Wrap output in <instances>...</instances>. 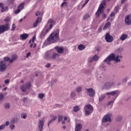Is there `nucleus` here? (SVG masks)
<instances>
[{
  "instance_id": "37",
  "label": "nucleus",
  "mask_w": 131,
  "mask_h": 131,
  "mask_svg": "<svg viewBox=\"0 0 131 131\" xmlns=\"http://www.w3.org/2000/svg\"><path fill=\"white\" fill-rule=\"evenodd\" d=\"M63 117L62 115H60L58 116V123L61 122V121H62L63 120Z\"/></svg>"
},
{
  "instance_id": "41",
  "label": "nucleus",
  "mask_w": 131,
  "mask_h": 131,
  "mask_svg": "<svg viewBox=\"0 0 131 131\" xmlns=\"http://www.w3.org/2000/svg\"><path fill=\"white\" fill-rule=\"evenodd\" d=\"M93 61H94L93 57H90L89 58V59H88L89 63H93Z\"/></svg>"
},
{
  "instance_id": "56",
  "label": "nucleus",
  "mask_w": 131,
  "mask_h": 131,
  "mask_svg": "<svg viewBox=\"0 0 131 131\" xmlns=\"http://www.w3.org/2000/svg\"><path fill=\"white\" fill-rule=\"evenodd\" d=\"M10 128L12 130H13V129H14V128H15V125L13 124L11 125Z\"/></svg>"
},
{
  "instance_id": "24",
  "label": "nucleus",
  "mask_w": 131,
  "mask_h": 131,
  "mask_svg": "<svg viewBox=\"0 0 131 131\" xmlns=\"http://www.w3.org/2000/svg\"><path fill=\"white\" fill-rule=\"evenodd\" d=\"M128 35L126 34H123L121 37H120V39H121V40H125V39H126V38H127Z\"/></svg>"
},
{
  "instance_id": "18",
  "label": "nucleus",
  "mask_w": 131,
  "mask_h": 131,
  "mask_svg": "<svg viewBox=\"0 0 131 131\" xmlns=\"http://www.w3.org/2000/svg\"><path fill=\"white\" fill-rule=\"evenodd\" d=\"M82 129V124L81 123H77L75 125V131H81Z\"/></svg>"
},
{
  "instance_id": "26",
  "label": "nucleus",
  "mask_w": 131,
  "mask_h": 131,
  "mask_svg": "<svg viewBox=\"0 0 131 131\" xmlns=\"http://www.w3.org/2000/svg\"><path fill=\"white\" fill-rule=\"evenodd\" d=\"M56 119H57V116H54L53 118L49 121L48 126H50V124H51V123H52L53 121H55V120H56Z\"/></svg>"
},
{
  "instance_id": "57",
  "label": "nucleus",
  "mask_w": 131,
  "mask_h": 131,
  "mask_svg": "<svg viewBox=\"0 0 131 131\" xmlns=\"http://www.w3.org/2000/svg\"><path fill=\"white\" fill-rule=\"evenodd\" d=\"M115 13L112 12L110 14V17H115Z\"/></svg>"
},
{
  "instance_id": "54",
  "label": "nucleus",
  "mask_w": 131,
  "mask_h": 131,
  "mask_svg": "<svg viewBox=\"0 0 131 131\" xmlns=\"http://www.w3.org/2000/svg\"><path fill=\"white\" fill-rule=\"evenodd\" d=\"M106 18H107V14H102V19H106Z\"/></svg>"
},
{
  "instance_id": "63",
  "label": "nucleus",
  "mask_w": 131,
  "mask_h": 131,
  "mask_svg": "<svg viewBox=\"0 0 131 131\" xmlns=\"http://www.w3.org/2000/svg\"><path fill=\"white\" fill-rule=\"evenodd\" d=\"M23 102H27V97H24L23 98Z\"/></svg>"
},
{
  "instance_id": "52",
  "label": "nucleus",
  "mask_w": 131,
  "mask_h": 131,
  "mask_svg": "<svg viewBox=\"0 0 131 131\" xmlns=\"http://www.w3.org/2000/svg\"><path fill=\"white\" fill-rule=\"evenodd\" d=\"M9 82H10V79H9L5 80L4 81V83L5 84H8V83H9Z\"/></svg>"
},
{
  "instance_id": "53",
  "label": "nucleus",
  "mask_w": 131,
  "mask_h": 131,
  "mask_svg": "<svg viewBox=\"0 0 131 131\" xmlns=\"http://www.w3.org/2000/svg\"><path fill=\"white\" fill-rule=\"evenodd\" d=\"M109 20L111 21V22H112V21H113V18H112V17L110 16L108 18L107 21H109Z\"/></svg>"
},
{
  "instance_id": "64",
  "label": "nucleus",
  "mask_w": 131,
  "mask_h": 131,
  "mask_svg": "<svg viewBox=\"0 0 131 131\" xmlns=\"http://www.w3.org/2000/svg\"><path fill=\"white\" fill-rule=\"evenodd\" d=\"M126 2V0H121V4H123Z\"/></svg>"
},
{
  "instance_id": "40",
  "label": "nucleus",
  "mask_w": 131,
  "mask_h": 131,
  "mask_svg": "<svg viewBox=\"0 0 131 131\" xmlns=\"http://www.w3.org/2000/svg\"><path fill=\"white\" fill-rule=\"evenodd\" d=\"M76 96V94H75V92H72L71 93L70 96L71 97V98H75Z\"/></svg>"
},
{
  "instance_id": "4",
  "label": "nucleus",
  "mask_w": 131,
  "mask_h": 131,
  "mask_svg": "<svg viewBox=\"0 0 131 131\" xmlns=\"http://www.w3.org/2000/svg\"><path fill=\"white\" fill-rule=\"evenodd\" d=\"M119 94H120V92H119V90H116V91H112L111 92H108L106 93L107 96H113L114 97L113 98V100L109 101L107 103V106L111 105V104L113 105V103H114L117 97L119 96Z\"/></svg>"
},
{
  "instance_id": "47",
  "label": "nucleus",
  "mask_w": 131,
  "mask_h": 131,
  "mask_svg": "<svg viewBox=\"0 0 131 131\" xmlns=\"http://www.w3.org/2000/svg\"><path fill=\"white\" fill-rule=\"evenodd\" d=\"M5 127H6V124H5L0 125V130L4 129Z\"/></svg>"
},
{
  "instance_id": "21",
  "label": "nucleus",
  "mask_w": 131,
  "mask_h": 131,
  "mask_svg": "<svg viewBox=\"0 0 131 131\" xmlns=\"http://www.w3.org/2000/svg\"><path fill=\"white\" fill-rule=\"evenodd\" d=\"M58 57H60V54L56 52H54L51 55V60H55L56 58H58Z\"/></svg>"
},
{
  "instance_id": "12",
  "label": "nucleus",
  "mask_w": 131,
  "mask_h": 131,
  "mask_svg": "<svg viewBox=\"0 0 131 131\" xmlns=\"http://www.w3.org/2000/svg\"><path fill=\"white\" fill-rule=\"evenodd\" d=\"M115 85V82H106L104 84V88L106 90H109V89H111L112 86H114Z\"/></svg>"
},
{
  "instance_id": "28",
  "label": "nucleus",
  "mask_w": 131,
  "mask_h": 131,
  "mask_svg": "<svg viewBox=\"0 0 131 131\" xmlns=\"http://www.w3.org/2000/svg\"><path fill=\"white\" fill-rule=\"evenodd\" d=\"M110 26H111V23H110V22L106 23L103 27V30H105L106 28L110 27Z\"/></svg>"
},
{
  "instance_id": "23",
  "label": "nucleus",
  "mask_w": 131,
  "mask_h": 131,
  "mask_svg": "<svg viewBox=\"0 0 131 131\" xmlns=\"http://www.w3.org/2000/svg\"><path fill=\"white\" fill-rule=\"evenodd\" d=\"M45 58L47 60H52V55H51V54L49 52H46Z\"/></svg>"
},
{
  "instance_id": "9",
  "label": "nucleus",
  "mask_w": 131,
  "mask_h": 131,
  "mask_svg": "<svg viewBox=\"0 0 131 131\" xmlns=\"http://www.w3.org/2000/svg\"><path fill=\"white\" fill-rule=\"evenodd\" d=\"M30 86H31V83L28 82L26 84L20 86V89L24 93H26V92H27V90H29Z\"/></svg>"
},
{
  "instance_id": "25",
  "label": "nucleus",
  "mask_w": 131,
  "mask_h": 131,
  "mask_svg": "<svg viewBox=\"0 0 131 131\" xmlns=\"http://www.w3.org/2000/svg\"><path fill=\"white\" fill-rule=\"evenodd\" d=\"M78 49L79 50V51H83V50H84V49H85V46L81 44L78 45Z\"/></svg>"
},
{
  "instance_id": "31",
  "label": "nucleus",
  "mask_w": 131,
  "mask_h": 131,
  "mask_svg": "<svg viewBox=\"0 0 131 131\" xmlns=\"http://www.w3.org/2000/svg\"><path fill=\"white\" fill-rule=\"evenodd\" d=\"M73 111L74 112H77L78 111H79V106H75L73 107Z\"/></svg>"
},
{
  "instance_id": "5",
  "label": "nucleus",
  "mask_w": 131,
  "mask_h": 131,
  "mask_svg": "<svg viewBox=\"0 0 131 131\" xmlns=\"http://www.w3.org/2000/svg\"><path fill=\"white\" fill-rule=\"evenodd\" d=\"M106 6V1L104 0L102 1L101 4L100 5L98 10L96 12V18H99L101 14H102V12L104 11V8Z\"/></svg>"
},
{
  "instance_id": "32",
  "label": "nucleus",
  "mask_w": 131,
  "mask_h": 131,
  "mask_svg": "<svg viewBox=\"0 0 131 131\" xmlns=\"http://www.w3.org/2000/svg\"><path fill=\"white\" fill-rule=\"evenodd\" d=\"M90 17H91V15L89 14H85L84 16H83V19L84 20H88V19H89V18H90Z\"/></svg>"
},
{
  "instance_id": "6",
  "label": "nucleus",
  "mask_w": 131,
  "mask_h": 131,
  "mask_svg": "<svg viewBox=\"0 0 131 131\" xmlns=\"http://www.w3.org/2000/svg\"><path fill=\"white\" fill-rule=\"evenodd\" d=\"M84 110L85 115L89 116L90 114L93 113V111H94V107H93L91 104H88L85 105Z\"/></svg>"
},
{
  "instance_id": "3",
  "label": "nucleus",
  "mask_w": 131,
  "mask_h": 131,
  "mask_svg": "<svg viewBox=\"0 0 131 131\" xmlns=\"http://www.w3.org/2000/svg\"><path fill=\"white\" fill-rule=\"evenodd\" d=\"M122 58V56L120 55H117L115 56V54H111L105 59H104V62L107 63V65H111V61H116V63L120 62V59Z\"/></svg>"
},
{
  "instance_id": "44",
  "label": "nucleus",
  "mask_w": 131,
  "mask_h": 131,
  "mask_svg": "<svg viewBox=\"0 0 131 131\" xmlns=\"http://www.w3.org/2000/svg\"><path fill=\"white\" fill-rule=\"evenodd\" d=\"M127 7V4H125L124 6L123 7V9L124 12H127V8H126Z\"/></svg>"
},
{
  "instance_id": "49",
  "label": "nucleus",
  "mask_w": 131,
  "mask_h": 131,
  "mask_svg": "<svg viewBox=\"0 0 131 131\" xmlns=\"http://www.w3.org/2000/svg\"><path fill=\"white\" fill-rule=\"evenodd\" d=\"M5 98V96L3 93H0V100H3Z\"/></svg>"
},
{
  "instance_id": "60",
  "label": "nucleus",
  "mask_w": 131,
  "mask_h": 131,
  "mask_svg": "<svg viewBox=\"0 0 131 131\" xmlns=\"http://www.w3.org/2000/svg\"><path fill=\"white\" fill-rule=\"evenodd\" d=\"M63 52H64V53H65V54H68V49H64Z\"/></svg>"
},
{
  "instance_id": "10",
  "label": "nucleus",
  "mask_w": 131,
  "mask_h": 131,
  "mask_svg": "<svg viewBox=\"0 0 131 131\" xmlns=\"http://www.w3.org/2000/svg\"><path fill=\"white\" fill-rule=\"evenodd\" d=\"M85 90L90 97H94L96 95V92L93 88H86Z\"/></svg>"
},
{
  "instance_id": "1",
  "label": "nucleus",
  "mask_w": 131,
  "mask_h": 131,
  "mask_svg": "<svg viewBox=\"0 0 131 131\" xmlns=\"http://www.w3.org/2000/svg\"><path fill=\"white\" fill-rule=\"evenodd\" d=\"M59 33H60V30L59 29H57L55 31L53 32L45 41L44 46H49V45H51V43L57 42V41L60 39Z\"/></svg>"
},
{
  "instance_id": "35",
  "label": "nucleus",
  "mask_w": 131,
  "mask_h": 131,
  "mask_svg": "<svg viewBox=\"0 0 131 131\" xmlns=\"http://www.w3.org/2000/svg\"><path fill=\"white\" fill-rule=\"evenodd\" d=\"M104 99H105V95H101V97L99 98V102H102V101H103Z\"/></svg>"
},
{
  "instance_id": "45",
  "label": "nucleus",
  "mask_w": 131,
  "mask_h": 131,
  "mask_svg": "<svg viewBox=\"0 0 131 131\" xmlns=\"http://www.w3.org/2000/svg\"><path fill=\"white\" fill-rule=\"evenodd\" d=\"M4 60L5 62H9V61H10V57H4Z\"/></svg>"
},
{
  "instance_id": "39",
  "label": "nucleus",
  "mask_w": 131,
  "mask_h": 131,
  "mask_svg": "<svg viewBox=\"0 0 131 131\" xmlns=\"http://www.w3.org/2000/svg\"><path fill=\"white\" fill-rule=\"evenodd\" d=\"M4 106H5V109H9V108H10V103H5Z\"/></svg>"
},
{
  "instance_id": "51",
  "label": "nucleus",
  "mask_w": 131,
  "mask_h": 131,
  "mask_svg": "<svg viewBox=\"0 0 131 131\" xmlns=\"http://www.w3.org/2000/svg\"><path fill=\"white\" fill-rule=\"evenodd\" d=\"M15 29H16V26H15V24H13L12 26L11 30H12V31H14V30H15Z\"/></svg>"
},
{
  "instance_id": "22",
  "label": "nucleus",
  "mask_w": 131,
  "mask_h": 131,
  "mask_svg": "<svg viewBox=\"0 0 131 131\" xmlns=\"http://www.w3.org/2000/svg\"><path fill=\"white\" fill-rule=\"evenodd\" d=\"M18 59V56L16 54H14L11 56V59L9 60L10 63H13L14 61H16Z\"/></svg>"
},
{
  "instance_id": "29",
  "label": "nucleus",
  "mask_w": 131,
  "mask_h": 131,
  "mask_svg": "<svg viewBox=\"0 0 131 131\" xmlns=\"http://www.w3.org/2000/svg\"><path fill=\"white\" fill-rule=\"evenodd\" d=\"M97 78L98 80H101L102 78H104V75H103V74H97Z\"/></svg>"
},
{
  "instance_id": "36",
  "label": "nucleus",
  "mask_w": 131,
  "mask_h": 131,
  "mask_svg": "<svg viewBox=\"0 0 131 131\" xmlns=\"http://www.w3.org/2000/svg\"><path fill=\"white\" fill-rule=\"evenodd\" d=\"M93 60L94 61H98L99 60V56L97 55H94L93 57Z\"/></svg>"
},
{
  "instance_id": "59",
  "label": "nucleus",
  "mask_w": 131,
  "mask_h": 131,
  "mask_svg": "<svg viewBox=\"0 0 131 131\" xmlns=\"http://www.w3.org/2000/svg\"><path fill=\"white\" fill-rule=\"evenodd\" d=\"M45 67H46V68H50V67H51V63H47Z\"/></svg>"
},
{
  "instance_id": "34",
  "label": "nucleus",
  "mask_w": 131,
  "mask_h": 131,
  "mask_svg": "<svg viewBox=\"0 0 131 131\" xmlns=\"http://www.w3.org/2000/svg\"><path fill=\"white\" fill-rule=\"evenodd\" d=\"M115 14H117L119 11V7L118 6H116L114 8Z\"/></svg>"
},
{
  "instance_id": "7",
  "label": "nucleus",
  "mask_w": 131,
  "mask_h": 131,
  "mask_svg": "<svg viewBox=\"0 0 131 131\" xmlns=\"http://www.w3.org/2000/svg\"><path fill=\"white\" fill-rule=\"evenodd\" d=\"M112 116V114L111 113H108L107 114L105 115L102 118V123L106 122H111V121H112V119H111Z\"/></svg>"
},
{
  "instance_id": "46",
  "label": "nucleus",
  "mask_w": 131,
  "mask_h": 131,
  "mask_svg": "<svg viewBox=\"0 0 131 131\" xmlns=\"http://www.w3.org/2000/svg\"><path fill=\"white\" fill-rule=\"evenodd\" d=\"M4 21H5V22H6V23L10 22V21H11V19L9 17H7L4 19Z\"/></svg>"
},
{
  "instance_id": "33",
  "label": "nucleus",
  "mask_w": 131,
  "mask_h": 131,
  "mask_svg": "<svg viewBox=\"0 0 131 131\" xmlns=\"http://www.w3.org/2000/svg\"><path fill=\"white\" fill-rule=\"evenodd\" d=\"M42 15H43V13L40 12L39 11H37L35 13V16L37 17H38V16H42Z\"/></svg>"
},
{
  "instance_id": "14",
  "label": "nucleus",
  "mask_w": 131,
  "mask_h": 131,
  "mask_svg": "<svg viewBox=\"0 0 131 131\" xmlns=\"http://www.w3.org/2000/svg\"><path fill=\"white\" fill-rule=\"evenodd\" d=\"M55 50H56V52H57V54L60 55V54H63L64 53V48L60 47L59 46H56L54 48Z\"/></svg>"
},
{
  "instance_id": "38",
  "label": "nucleus",
  "mask_w": 131,
  "mask_h": 131,
  "mask_svg": "<svg viewBox=\"0 0 131 131\" xmlns=\"http://www.w3.org/2000/svg\"><path fill=\"white\" fill-rule=\"evenodd\" d=\"M82 88L81 86H78L76 89V92L77 93H80V92H81L82 91Z\"/></svg>"
},
{
  "instance_id": "42",
  "label": "nucleus",
  "mask_w": 131,
  "mask_h": 131,
  "mask_svg": "<svg viewBox=\"0 0 131 131\" xmlns=\"http://www.w3.org/2000/svg\"><path fill=\"white\" fill-rule=\"evenodd\" d=\"M44 97H45V95L42 93H40L38 94V98L39 99H43Z\"/></svg>"
},
{
  "instance_id": "43",
  "label": "nucleus",
  "mask_w": 131,
  "mask_h": 131,
  "mask_svg": "<svg viewBox=\"0 0 131 131\" xmlns=\"http://www.w3.org/2000/svg\"><path fill=\"white\" fill-rule=\"evenodd\" d=\"M128 79V78H127V77H125V78H124L122 80V83H125V82H126V81H127Z\"/></svg>"
},
{
  "instance_id": "8",
  "label": "nucleus",
  "mask_w": 131,
  "mask_h": 131,
  "mask_svg": "<svg viewBox=\"0 0 131 131\" xmlns=\"http://www.w3.org/2000/svg\"><path fill=\"white\" fill-rule=\"evenodd\" d=\"M8 30H10V25L9 24L7 23L0 26V34L4 33L5 31H8Z\"/></svg>"
},
{
  "instance_id": "55",
  "label": "nucleus",
  "mask_w": 131,
  "mask_h": 131,
  "mask_svg": "<svg viewBox=\"0 0 131 131\" xmlns=\"http://www.w3.org/2000/svg\"><path fill=\"white\" fill-rule=\"evenodd\" d=\"M101 50V47H97V48H96V50L98 53H99V52H100Z\"/></svg>"
},
{
  "instance_id": "15",
  "label": "nucleus",
  "mask_w": 131,
  "mask_h": 131,
  "mask_svg": "<svg viewBox=\"0 0 131 131\" xmlns=\"http://www.w3.org/2000/svg\"><path fill=\"white\" fill-rule=\"evenodd\" d=\"M125 24L126 25H131V16L127 15L125 18Z\"/></svg>"
},
{
  "instance_id": "17",
  "label": "nucleus",
  "mask_w": 131,
  "mask_h": 131,
  "mask_svg": "<svg viewBox=\"0 0 131 131\" xmlns=\"http://www.w3.org/2000/svg\"><path fill=\"white\" fill-rule=\"evenodd\" d=\"M0 8H1V13H4V12L8 11L9 9V7H8V6L4 7V4L2 3H0Z\"/></svg>"
},
{
  "instance_id": "11",
  "label": "nucleus",
  "mask_w": 131,
  "mask_h": 131,
  "mask_svg": "<svg viewBox=\"0 0 131 131\" xmlns=\"http://www.w3.org/2000/svg\"><path fill=\"white\" fill-rule=\"evenodd\" d=\"M7 69V64L4 61H0V72H4Z\"/></svg>"
},
{
  "instance_id": "20",
  "label": "nucleus",
  "mask_w": 131,
  "mask_h": 131,
  "mask_svg": "<svg viewBox=\"0 0 131 131\" xmlns=\"http://www.w3.org/2000/svg\"><path fill=\"white\" fill-rule=\"evenodd\" d=\"M28 36H29V34L24 33L20 35V39H21V40H25V39H27Z\"/></svg>"
},
{
  "instance_id": "50",
  "label": "nucleus",
  "mask_w": 131,
  "mask_h": 131,
  "mask_svg": "<svg viewBox=\"0 0 131 131\" xmlns=\"http://www.w3.org/2000/svg\"><path fill=\"white\" fill-rule=\"evenodd\" d=\"M21 12V9L19 8H18L17 10H16L15 12L14 13L17 14H19V12Z\"/></svg>"
},
{
  "instance_id": "61",
  "label": "nucleus",
  "mask_w": 131,
  "mask_h": 131,
  "mask_svg": "<svg viewBox=\"0 0 131 131\" xmlns=\"http://www.w3.org/2000/svg\"><path fill=\"white\" fill-rule=\"evenodd\" d=\"M35 36L33 37V38H32V42L33 43H34V41H35Z\"/></svg>"
},
{
  "instance_id": "16",
  "label": "nucleus",
  "mask_w": 131,
  "mask_h": 131,
  "mask_svg": "<svg viewBox=\"0 0 131 131\" xmlns=\"http://www.w3.org/2000/svg\"><path fill=\"white\" fill-rule=\"evenodd\" d=\"M44 125H45V121H43V120L39 121L38 127L40 131L42 130V128H43Z\"/></svg>"
},
{
  "instance_id": "58",
  "label": "nucleus",
  "mask_w": 131,
  "mask_h": 131,
  "mask_svg": "<svg viewBox=\"0 0 131 131\" xmlns=\"http://www.w3.org/2000/svg\"><path fill=\"white\" fill-rule=\"evenodd\" d=\"M30 55H31V53L30 52H28L26 55V58H29V57H30Z\"/></svg>"
},
{
  "instance_id": "2",
  "label": "nucleus",
  "mask_w": 131,
  "mask_h": 131,
  "mask_svg": "<svg viewBox=\"0 0 131 131\" xmlns=\"http://www.w3.org/2000/svg\"><path fill=\"white\" fill-rule=\"evenodd\" d=\"M48 25H49V27L47 29H43L41 31L40 34V38H43L47 35V33L53 28V26L54 25H56V21H55L54 19L51 18L48 20L47 22V25L45 26V27H47Z\"/></svg>"
},
{
  "instance_id": "13",
  "label": "nucleus",
  "mask_w": 131,
  "mask_h": 131,
  "mask_svg": "<svg viewBox=\"0 0 131 131\" xmlns=\"http://www.w3.org/2000/svg\"><path fill=\"white\" fill-rule=\"evenodd\" d=\"M105 39L107 42H112L113 41V37L110 35V33H107L105 34Z\"/></svg>"
},
{
  "instance_id": "27",
  "label": "nucleus",
  "mask_w": 131,
  "mask_h": 131,
  "mask_svg": "<svg viewBox=\"0 0 131 131\" xmlns=\"http://www.w3.org/2000/svg\"><path fill=\"white\" fill-rule=\"evenodd\" d=\"M61 8H63L65 7L67 8L68 7V3L67 2H63L61 5H60Z\"/></svg>"
},
{
  "instance_id": "30",
  "label": "nucleus",
  "mask_w": 131,
  "mask_h": 131,
  "mask_svg": "<svg viewBox=\"0 0 131 131\" xmlns=\"http://www.w3.org/2000/svg\"><path fill=\"white\" fill-rule=\"evenodd\" d=\"M18 9H20V11L24 9V3H21L18 7Z\"/></svg>"
},
{
  "instance_id": "48",
  "label": "nucleus",
  "mask_w": 131,
  "mask_h": 131,
  "mask_svg": "<svg viewBox=\"0 0 131 131\" xmlns=\"http://www.w3.org/2000/svg\"><path fill=\"white\" fill-rule=\"evenodd\" d=\"M21 118H23L24 119H26V118H27V115L26 114H24L21 116Z\"/></svg>"
},
{
  "instance_id": "62",
  "label": "nucleus",
  "mask_w": 131,
  "mask_h": 131,
  "mask_svg": "<svg viewBox=\"0 0 131 131\" xmlns=\"http://www.w3.org/2000/svg\"><path fill=\"white\" fill-rule=\"evenodd\" d=\"M14 0H9L8 3H9V4H13L14 3Z\"/></svg>"
},
{
  "instance_id": "19",
  "label": "nucleus",
  "mask_w": 131,
  "mask_h": 131,
  "mask_svg": "<svg viewBox=\"0 0 131 131\" xmlns=\"http://www.w3.org/2000/svg\"><path fill=\"white\" fill-rule=\"evenodd\" d=\"M41 17H38L37 18L35 23H33V27H37V25L38 23H40L41 22Z\"/></svg>"
}]
</instances>
